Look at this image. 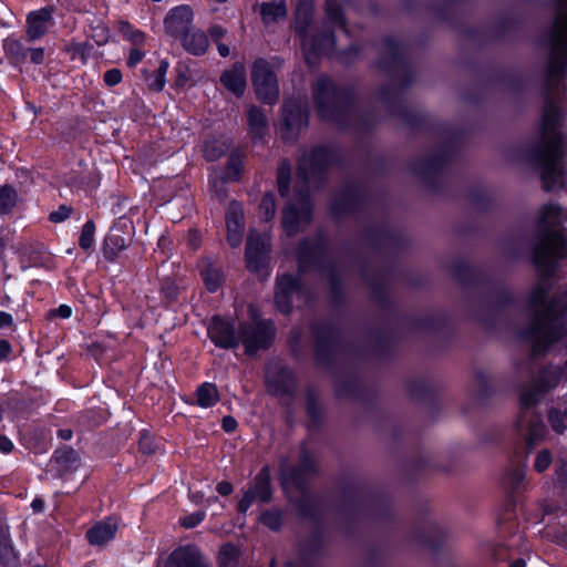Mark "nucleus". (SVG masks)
Masks as SVG:
<instances>
[{"instance_id": "1", "label": "nucleus", "mask_w": 567, "mask_h": 567, "mask_svg": "<svg viewBox=\"0 0 567 567\" xmlns=\"http://www.w3.org/2000/svg\"><path fill=\"white\" fill-rule=\"evenodd\" d=\"M565 210L559 205L548 204L540 208L538 215L539 237L533 250V261L539 279L527 299L529 324L523 331L535 354L545 352L560 340L567 347V293L547 300V279L567 258V238L563 230L555 229L565 221Z\"/></svg>"}, {"instance_id": "2", "label": "nucleus", "mask_w": 567, "mask_h": 567, "mask_svg": "<svg viewBox=\"0 0 567 567\" xmlns=\"http://www.w3.org/2000/svg\"><path fill=\"white\" fill-rule=\"evenodd\" d=\"M556 2L557 13L550 31L551 49L544 83L542 127L530 153V159L540 169L543 187L548 192L564 185L565 140L559 132L563 113L558 97L565 91L564 79L567 74V0Z\"/></svg>"}, {"instance_id": "3", "label": "nucleus", "mask_w": 567, "mask_h": 567, "mask_svg": "<svg viewBox=\"0 0 567 567\" xmlns=\"http://www.w3.org/2000/svg\"><path fill=\"white\" fill-rule=\"evenodd\" d=\"M332 161V152L322 146L303 153L299 158L297 176L303 185L298 189L296 202L289 203L282 213V227L288 236L297 234L310 223L311 203L308 189L321 182Z\"/></svg>"}, {"instance_id": "4", "label": "nucleus", "mask_w": 567, "mask_h": 567, "mask_svg": "<svg viewBox=\"0 0 567 567\" xmlns=\"http://www.w3.org/2000/svg\"><path fill=\"white\" fill-rule=\"evenodd\" d=\"M348 0H327L326 20L322 31L309 35L307 29L311 22L313 1L298 0L296 8V32L300 35L306 62L309 65L316 64L322 54H329L334 49V35L331 27H339L348 33L343 19V8Z\"/></svg>"}, {"instance_id": "5", "label": "nucleus", "mask_w": 567, "mask_h": 567, "mask_svg": "<svg viewBox=\"0 0 567 567\" xmlns=\"http://www.w3.org/2000/svg\"><path fill=\"white\" fill-rule=\"evenodd\" d=\"M312 91L320 116L326 121L343 125L344 117L349 112L348 95L339 91L334 83L326 76L318 79Z\"/></svg>"}, {"instance_id": "6", "label": "nucleus", "mask_w": 567, "mask_h": 567, "mask_svg": "<svg viewBox=\"0 0 567 567\" xmlns=\"http://www.w3.org/2000/svg\"><path fill=\"white\" fill-rule=\"evenodd\" d=\"M566 378L567 373L564 368L558 365L545 367L532 384L523 388L519 402L526 408L537 405L547 392L555 389Z\"/></svg>"}, {"instance_id": "7", "label": "nucleus", "mask_w": 567, "mask_h": 567, "mask_svg": "<svg viewBox=\"0 0 567 567\" xmlns=\"http://www.w3.org/2000/svg\"><path fill=\"white\" fill-rule=\"evenodd\" d=\"M251 82L257 97L265 104L272 105L279 97L277 76L265 59H257L251 66Z\"/></svg>"}, {"instance_id": "8", "label": "nucleus", "mask_w": 567, "mask_h": 567, "mask_svg": "<svg viewBox=\"0 0 567 567\" xmlns=\"http://www.w3.org/2000/svg\"><path fill=\"white\" fill-rule=\"evenodd\" d=\"M324 250L326 246L322 238L302 241L297 254L299 270L306 271L308 268L313 266L320 271H326L331 284V288L334 290L337 280L336 268L330 264L327 266L324 265Z\"/></svg>"}, {"instance_id": "9", "label": "nucleus", "mask_w": 567, "mask_h": 567, "mask_svg": "<svg viewBox=\"0 0 567 567\" xmlns=\"http://www.w3.org/2000/svg\"><path fill=\"white\" fill-rule=\"evenodd\" d=\"M316 468L313 454L305 449L301 450L300 464L298 466H292L287 457H281L279 471L284 488L293 486L302 489L307 476L315 473Z\"/></svg>"}, {"instance_id": "10", "label": "nucleus", "mask_w": 567, "mask_h": 567, "mask_svg": "<svg viewBox=\"0 0 567 567\" xmlns=\"http://www.w3.org/2000/svg\"><path fill=\"white\" fill-rule=\"evenodd\" d=\"M520 408L522 411L516 421V429L524 437L529 450H532L546 439L548 430L542 415L532 410L533 406L526 408L520 403Z\"/></svg>"}, {"instance_id": "11", "label": "nucleus", "mask_w": 567, "mask_h": 567, "mask_svg": "<svg viewBox=\"0 0 567 567\" xmlns=\"http://www.w3.org/2000/svg\"><path fill=\"white\" fill-rule=\"evenodd\" d=\"M272 339L274 329L270 322L256 321L243 323L239 327V342L245 346L246 352L249 354L268 348Z\"/></svg>"}, {"instance_id": "12", "label": "nucleus", "mask_w": 567, "mask_h": 567, "mask_svg": "<svg viewBox=\"0 0 567 567\" xmlns=\"http://www.w3.org/2000/svg\"><path fill=\"white\" fill-rule=\"evenodd\" d=\"M308 124L307 104L298 100H287L282 105L281 135L286 141L296 138L298 132Z\"/></svg>"}, {"instance_id": "13", "label": "nucleus", "mask_w": 567, "mask_h": 567, "mask_svg": "<svg viewBox=\"0 0 567 567\" xmlns=\"http://www.w3.org/2000/svg\"><path fill=\"white\" fill-rule=\"evenodd\" d=\"M270 499V473L266 466L256 475L252 486L244 493L243 498L238 503V511L246 513L254 502L268 503Z\"/></svg>"}, {"instance_id": "14", "label": "nucleus", "mask_w": 567, "mask_h": 567, "mask_svg": "<svg viewBox=\"0 0 567 567\" xmlns=\"http://www.w3.org/2000/svg\"><path fill=\"white\" fill-rule=\"evenodd\" d=\"M269 247L267 234H258L255 230L249 233L246 245V260L251 271H259L265 268L268 261Z\"/></svg>"}, {"instance_id": "15", "label": "nucleus", "mask_w": 567, "mask_h": 567, "mask_svg": "<svg viewBox=\"0 0 567 567\" xmlns=\"http://www.w3.org/2000/svg\"><path fill=\"white\" fill-rule=\"evenodd\" d=\"M303 290L299 279L289 274L277 277L275 302L282 313H289L292 308L293 296H302Z\"/></svg>"}, {"instance_id": "16", "label": "nucleus", "mask_w": 567, "mask_h": 567, "mask_svg": "<svg viewBox=\"0 0 567 567\" xmlns=\"http://www.w3.org/2000/svg\"><path fill=\"white\" fill-rule=\"evenodd\" d=\"M208 336L219 348L231 349L239 343V333H236L234 322L217 316L212 319L208 326Z\"/></svg>"}, {"instance_id": "17", "label": "nucleus", "mask_w": 567, "mask_h": 567, "mask_svg": "<svg viewBox=\"0 0 567 567\" xmlns=\"http://www.w3.org/2000/svg\"><path fill=\"white\" fill-rule=\"evenodd\" d=\"M193 17V10L189 6L183 4L173 8L164 19L166 33L181 40L190 30Z\"/></svg>"}, {"instance_id": "18", "label": "nucleus", "mask_w": 567, "mask_h": 567, "mask_svg": "<svg viewBox=\"0 0 567 567\" xmlns=\"http://www.w3.org/2000/svg\"><path fill=\"white\" fill-rule=\"evenodd\" d=\"M169 567H212L202 551L194 545L176 548L168 557Z\"/></svg>"}, {"instance_id": "19", "label": "nucleus", "mask_w": 567, "mask_h": 567, "mask_svg": "<svg viewBox=\"0 0 567 567\" xmlns=\"http://www.w3.org/2000/svg\"><path fill=\"white\" fill-rule=\"evenodd\" d=\"M244 214L241 206L233 202L228 206L226 214V228H227V241L228 244L236 248L240 246L243 240V231H244Z\"/></svg>"}, {"instance_id": "20", "label": "nucleus", "mask_w": 567, "mask_h": 567, "mask_svg": "<svg viewBox=\"0 0 567 567\" xmlns=\"http://www.w3.org/2000/svg\"><path fill=\"white\" fill-rule=\"evenodd\" d=\"M267 384L269 390L276 395L285 396L291 394L295 381L292 372L287 368H280L277 371L267 372Z\"/></svg>"}, {"instance_id": "21", "label": "nucleus", "mask_w": 567, "mask_h": 567, "mask_svg": "<svg viewBox=\"0 0 567 567\" xmlns=\"http://www.w3.org/2000/svg\"><path fill=\"white\" fill-rule=\"evenodd\" d=\"M220 82L236 96H243L247 85L245 65L240 62H236L229 70H226L221 74Z\"/></svg>"}, {"instance_id": "22", "label": "nucleus", "mask_w": 567, "mask_h": 567, "mask_svg": "<svg viewBox=\"0 0 567 567\" xmlns=\"http://www.w3.org/2000/svg\"><path fill=\"white\" fill-rule=\"evenodd\" d=\"M117 522L113 517L99 522L86 532V538L91 545L103 546L115 537Z\"/></svg>"}, {"instance_id": "23", "label": "nucleus", "mask_w": 567, "mask_h": 567, "mask_svg": "<svg viewBox=\"0 0 567 567\" xmlns=\"http://www.w3.org/2000/svg\"><path fill=\"white\" fill-rule=\"evenodd\" d=\"M52 18V11L48 8L29 13L27 19V35L30 41L42 38L49 28Z\"/></svg>"}, {"instance_id": "24", "label": "nucleus", "mask_w": 567, "mask_h": 567, "mask_svg": "<svg viewBox=\"0 0 567 567\" xmlns=\"http://www.w3.org/2000/svg\"><path fill=\"white\" fill-rule=\"evenodd\" d=\"M361 196L358 189L349 187L336 196L331 204V212L336 217L352 213L359 205Z\"/></svg>"}, {"instance_id": "25", "label": "nucleus", "mask_w": 567, "mask_h": 567, "mask_svg": "<svg viewBox=\"0 0 567 567\" xmlns=\"http://www.w3.org/2000/svg\"><path fill=\"white\" fill-rule=\"evenodd\" d=\"M260 16L266 28L270 29L287 18L285 1L264 2L260 4Z\"/></svg>"}, {"instance_id": "26", "label": "nucleus", "mask_w": 567, "mask_h": 567, "mask_svg": "<svg viewBox=\"0 0 567 567\" xmlns=\"http://www.w3.org/2000/svg\"><path fill=\"white\" fill-rule=\"evenodd\" d=\"M181 42L183 48L193 55H203L209 47L207 34L199 29H190Z\"/></svg>"}, {"instance_id": "27", "label": "nucleus", "mask_w": 567, "mask_h": 567, "mask_svg": "<svg viewBox=\"0 0 567 567\" xmlns=\"http://www.w3.org/2000/svg\"><path fill=\"white\" fill-rule=\"evenodd\" d=\"M0 564L3 567L19 566V554L12 544L8 529H0Z\"/></svg>"}, {"instance_id": "28", "label": "nucleus", "mask_w": 567, "mask_h": 567, "mask_svg": "<svg viewBox=\"0 0 567 567\" xmlns=\"http://www.w3.org/2000/svg\"><path fill=\"white\" fill-rule=\"evenodd\" d=\"M199 268L206 288L210 292H215L221 286L224 280L220 268L208 259L202 260Z\"/></svg>"}, {"instance_id": "29", "label": "nucleus", "mask_w": 567, "mask_h": 567, "mask_svg": "<svg viewBox=\"0 0 567 567\" xmlns=\"http://www.w3.org/2000/svg\"><path fill=\"white\" fill-rule=\"evenodd\" d=\"M248 127L252 138H262L268 130V121L264 111L258 106L248 110Z\"/></svg>"}, {"instance_id": "30", "label": "nucleus", "mask_w": 567, "mask_h": 567, "mask_svg": "<svg viewBox=\"0 0 567 567\" xmlns=\"http://www.w3.org/2000/svg\"><path fill=\"white\" fill-rule=\"evenodd\" d=\"M130 238L120 234L118 229H112L104 240V256L113 260L116 255L130 245Z\"/></svg>"}, {"instance_id": "31", "label": "nucleus", "mask_w": 567, "mask_h": 567, "mask_svg": "<svg viewBox=\"0 0 567 567\" xmlns=\"http://www.w3.org/2000/svg\"><path fill=\"white\" fill-rule=\"evenodd\" d=\"M219 401V391L214 383L205 382L195 391V403L207 409L215 405Z\"/></svg>"}, {"instance_id": "32", "label": "nucleus", "mask_w": 567, "mask_h": 567, "mask_svg": "<svg viewBox=\"0 0 567 567\" xmlns=\"http://www.w3.org/2000/svg\"><path fill=\"white\" fill-rule=\"evenodd\" d=\"M547 421L556 434L567 433V409L558 405L550 406L547 410Z\"/></svg>"}, {"instance_id": "33", "label": "nucleus", "mask_w": 567, "mask_h": 567, "mask_svg": "<svg viewBox=\"0 0 567 567\" xmlns=\"http://www.w3.org/2000/svg\"><path fill=\"white\" fill-rule=\"evenodd\" d=\"M168 62L166 60H162L157 70L154 73H150L148 71H143L144 80L147 84V87L154 92H161L166 83L165 76L168 70Z\"/></svg>"}, {"instance_id": "34", "label": "nucleus", "mask_w": 567, "mask_h": 567, "mask_svg": "<svg viewBox=\"0 0 567 567\" xmlns=\"http://www.w3.org/2000/svg\"><path fill=\"white\" fill-rule=\"evenodd\" d=\"M382 52L385 54V60L380 63L381 68L386 69L398 65L401 62L402 47L393 39L384 40Z\"/></svg>"}, {"instance_id": "35", "label": "nucleus", "mask_w": 567, "mask_h": 567, "mask_svg": "<svg viewBox=\"0 0 567 567\" xmlns=\"http://www.w3.org/2000/svg\"><path fill=\"white\" fill-rule=\"evenodd\" d=\"M3 47L7 56L13 64H21L25 61L28 55V48H25L20 41L8 39L4 41Z\"/></svg>"}, {"instance_id": "36", "label": "nucleus", "mask_w": 567, "mask_h": 567, "mask_svg": "<svg viewBox=\"0 0 567 567\" xmlns=\"http://www.w3.org/2000/svg\"><path fill=\"white\" fill-rule=\"evenodd\" d=\"M18 202V194L11 186L0 187V215H7L12 212Z\"/></svg>"}, {"instance_id": "37", "label": "nucleus", "mask_w": 567, "mask_h": 567, "mask_svg": "<svg viewBox=\"0 0 567 567\" xmlns=\"http://www.w3.org/2000/svg\"><path fill=\"white\" fill-rule=\"evenodd\" d=\"M526 473H527L526 464H520V465L511 467L506 474V481H507L508 486L513 491L520 489L524 485V482L526 478Z\"/></svg>"}, {"instance_id": "38", "label": "nucleus", "mask_w": 567, "mask_h": 567, "mask_svg": "<svg viewBox=\"0 0 567 567\" xmlns=\"http://www.w3.org/2000/svg\"><path fill=\"white\" fill-rule=\"evenodd\" d=\"M290 175V164L286 161H282L278 167L277 173L278 190L282 197L286 196L289 192Z\"/></svg>"}, {"instance_id": "39", "label": "nucleus", "mask_w": 567, "mask_h": 567, "mask_svg": "<svg viewBox=\"0 0 567 567\" xmlns=\"http://www.w3.org/2000/svg\"><path fill=\"white\" fill-rule=\"evenodd\" d=\"M203 151L207 161L215 162L226 153L227 146L224 142L212 140L205 143Z\"/></svg>"}, {"instance_id": "40", "label": "nucleus", "mask_w": 567, "mask_h": 567, "mask_svg": "<svg viewBox=\"0 0 567 567\" xmlns=\"http://www.w3.org/2000/svg\"><path fill=\"white\" fill-rule=\"evenodd\" d=\"M243 169V161L238 153H231L223 179L234 181L236 179Z\"/></svg>"}, {"instance_id": "41", "label": "nucleus", "mask_w": 567, "mask_h": 567, "mask_svg": "<svg viewBox=\"0 0 567 567\" xmlns=\"http://www.w3.org/2000/svg\"><path fill=\"white\" fill-rule=\"evenodd\" d=\"M120 31L125 39L132 41L136 45L142 44L145 40V34L142 31L134 29L128 22H121Z\"/></svg>"}, {"instance_id": "42", "label": "nucleus", "mask_w": 567, "mask_h": 567, "mask_svg": "<svg viewBox=\"0 0 567 567\" xmlns=\"http://www.w3.org/2000/svg\"><path fill=\"white\" fill-rule=\"evenodd\" d=\"M553 462V454L548 449H542L536 453L534 470L538 473L545 472Z\"/></svg>"}, {"instance_id": "43", "label": "nucleus", "mask_w": 567, "mask_h": 567, "mask_svg": "<svg viewBox=\"0 0 567 567\" xmlns=\"http://www.w3.org/2000/svg\"><path fill=\"white\" fill-rule=\"evenodd\" d=\"M260 215L264 218V220L268 221L270 220L276 213V203H275V196L271 193H268L264 196L260 206H259Z\"/></svg>"}, {"instance_id": "44", "label": "nucleus", "mask_w": 567, "mask_h": 567, "mask_svg": "<svg viewBox=\"0 0 567 567\" xmlns=\"http://www.w3.org/2000/svg\"><path fill=\"white\" fill-rule=\"evenodd\" d=\"M94 223L92 220L86 221L82 228V233L79 239V245L81 248L89 249L92 247L94 243Z\"/></svg>"}, {"instance_id": "45", "label": "nucleus", "mask_w": 567, "mask_h": 567, "mask_svg": "<svg viewBox=\"0 0 567 567\" xmlns=\"http://www.w3.org/2000/svg\"><path fill=\"white\" fill-rule=\"evenodd\" d=\"M260 522L270 529L277 530L281 525V514L276 509L267 511L261 514Z\"/></svg>"}, {"instance_id": "46", "label": "nucleus", "mask_w": 567, "mask_h": 567, "mask_svg": "<svg viewBox=\"0 0 567 567\" xmlns=\"http://www.w3.org/2000/svg\"><path fill=\"white\" fill-rule=\"evenodd\" d=\"M238 556V549L231 544H226L219 551V563L221 566H226L230 561L235 560Z\"/></svg>"}, {"instance_id": "47", "label": "nucleus", "mask_w": 567, "mask_h": 567, "mask_svg": "<svg viewBox=\"0 0 567 567\" xmlns=\"http://www.w3.org/2000/svg\"><path fill=\"white\" fill-rule=\"evenodd\" d=\"M206 516L204 511H197L189 515H186L181 519V525L185 528H193L197 526Z\"/></svg>"}, {"instance_id": "48", "label": "nucleus", "mask_w": 567, "mask_h": 567, "mask_svg": "<svg viewBox=\"0 0 567 567\" xmlns=\"http://www.w3.org/2000/svg\"><path fill=\"white\" fill-rule=\"evenodd\" d=\"M307 413L313 422L319 421L321 417L320 403L312 395L308 396Z\"/></svg>"}, {"instance_id": "49", "label": "nucleus", "mask_w": 567, "mask_h": 567, "mask_svg": "<svg viewBox=\"0 0 567 567\" xmlns=\"http://www.w3.org/2000/svg\"><path fill=\"white\" fill-rule=\"evenodd\" d=\"M72 208L66 205H61L56 210L52 212L49 216L52 223H62L70 217Z\"/></svg>"}, {"instance_id": "50", "label": "nucleus", "mask_w": 567, "mask_h": 567, "mask_svg": "<svg viewBox=\"0 0 567 567\" xmlns=\"http://www.w3.org/2000/svg\"><path fill=\"white\" fill-rule=\"evenodd\" d=\"M162 293L168 301H175L178 296V287L174 281H165L162 286Z\"/></svg>"}, {"instance_id": "51", "label": "nucleus", "mask_w": 567, "mask_h": 567, "mask_svg": "<svg viewBox=\"0 0 567 567\" xmlns=\"http://www.w3.org/2000/svg\"><path fill=\"white\" fill-rule=\"evenodd\" d=\"M103 79L107 86H114L122 81V73L118 69H111L104 73Z\"/></svg>"}, {"instance_id": "52", "label": "nucleus", "mask_w": 567, "mask_h": 567, "mask_svg": "<svg viewBox=\"0 0 567 567\" xmlns=\"http://www.w3.org/2000/svg\"><path fill=\"white\" fill-rule=\"evenodd\" d=\"M312 501L310 499V497L306 494H302L299 503H298V509H299V513L300 515L302 516H311L313 511H312Z\"/></svg>"}, {"instance_id": "53", "label": "nucleus", "mask_w": 567, "mask_h": 567, "mask_svg": "<svg viewBox=\"0 0 567 567\" xmlns=\"http://www.w3.org/2000/svg\"><path fill=\"white\" fill-rule=\"evenodd\" d=\"M138 446H140V450L144 454L153 453V451H154L153 439L148 434L143 433L140 439Z\"/></svg>"}, {"instance_id": "54", "label": "nucleus", "mask_w": 567, "mask_h": 567, "mask_svg": "<svg viewBox=\"0 0 567 567\" xmlns=\"http://www.w3.org/2000/svg\"><path fill=\"white\" fill-rule=\"evenodd\" d=\"M72 315V309L68 305H61L56 309H52L49 312V318L59 317L61 319H68Z\"/></svg>"}, {"instance_id": "55", "label": "nucleus", "mask_w": 567, "mask_h": 567, "mask_svg": "<svg viewBox=\"0 0 567 567\" xmlns=\"http://www.w3.org/2000/svg\"><path fill=\"white\" fill-rule=\"evenodd\" d=\"M208 33H209L210 38L213 39V41L215 43H218L219 40L226 35L227 30L219 24H214L208 29Z\"/></svg>"}, {"instance_id": "56", "label": "nucleus", "mask_w": 567, "mask_h": 567, "mask_svg": "<svg viewBox=\"0 0 567 567\" xmlns=\"http://www.w3.org/2000/svg\"><path fill=\"white\" fill-rule=\"evenodd\" d=\"M28 53H30V60L34 64H41L45 58V51L43 48H34L28 49Z\"/></svg>"}, {"instance_id": "57", "label": "nucleus", "mask_w": 567, "mask_h": 567, "mask_svg": "<svg viewBox=\"0 0 567 567\" xmlns=\"http://www.w3.org/2000/svg\"><path fill=\"white\" fill-rule=\"evenodd\" d=\"M144 56V52L141 51L140 49H132L131 52H130V56H128V60H127V64L128 66H135L137 63H140L142 61Z\"/></svg>"}, {"instance_id": "58", "label": "nucleus", "mask_w": 567, "mask_h": 567, "mask_svg": "<svg viewBox=\"0 0 567 567\" xmlns=\"http://www.w3.org/2000/svg\"><path fill=\"white\" fill-rule=\"evenodd\" d=\"M216 489L220 495L227 496L231 494L233 485L229 482L223 481L217 484Z\"/></svg>"}, {"instance_id": "59", "label": "nucleus", "mask_w": 567, "mask_h": 567, "mask_svg": "<svg viewBox=\"0 0 567 567\" xmlns=\"http://www.w3.org/2000/svg\"><path fill=\"white\" fill-rule=\"evenodd\" d=\"M223 429L226 432H233L237 427V421L233 416H224L223 419Z\"/></svg>"}, {"instance_id": "60", "label": "nucleus", "mask_w": 567, "mask_h": 567, "mask_svg": "<svg viewBox=\"0 0 567 567\" xmlns=\"http://www.w3.org/2000/svg\"><path fill=\"white\" fill-rule=\"evenodd\" d=\"M13 449V443L4 435H0V452L10 453Z\"/></svg>"}, {"instance_id": "61", "label": "nucleus", "mask_w": 567, "mask_h": 567, "mask_svg": "<svg viewBox=\"0 0 567 567\" xmlns=\"http://www.w3.org/2000/svg\"><path fill=\"white\" fill-rule=\"evenodd\" d=\"M13 323V318L10 313L0 311V329L10 327Z\"/></svg>"}, {"instance_id": "62", "label": "nucleus", "mask_w": 567, "mask_h": 567, "mask_svg": "<svg viewBox=\"0 0 567 567\" xmlns=\"http://www.w3.org/2000/svg\"><path fill=\"white\" fill-rule=\"evenodd\" d=\"M11 351V346L7 340H0V359H4Z\"/></svg>"}, {"instance_id": "63", "label": "nucleus", "mask_w": 567, "mask_h": 567, "mask_svg": "<svg viewBox=\"0 0 567 567\" xmlns=\"http://www.w3.org/2000/svg\"><path fill=\"white\" fill-rule=\"evenodd\" d=\"M216 44H217L218 53H219L221 56L226 58V56H228V55H229L230 50H229V47H228L227 44H224V43H221V42H218V43H216Z\"/></svg>"}, {"instance_id": "64", "label": "nucleus", "mask_w": 567, "mask_h": 567, "mask_svg": "<svg viewBox=\"0 0 567 567\" xmlns=\"http://www.w3.org/2000/svg\"><path fill=\"white\" fill-rule=\"evenodd\" d=\"M31 506L34 512H41L44 507V502L40 498H35V499H33Z\"/></svg>"}]
</instances>
